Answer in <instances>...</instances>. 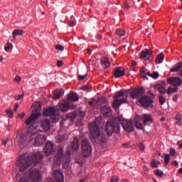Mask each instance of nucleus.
<instances>
[{"mask_svg":"<svg viewBox=\"0 0 182 182\" xmlns=\"http://www.w3.org/2000/svg\"><path fill=\"white\" fill-rule=\"evenodd\" d=\"M43 159V155L41 152H37L31 155V156H30L29 154L21 155L16 161V165L19 169L18 182H28V179H31V182H38L41 181V176L39 169H30L26 173H23V171L31 165H37Z\"/></svg>","mask_w":182,"mask_h":182,"instance_id":"obj_1","label":"nucleus"},{"mask_svg":"<svg viewBox=\"0 0 182 182\" xmlns=\"http://www.w3.org/2000/svg\"><path fill=\"white\" fill-rule=\"evenodd\" d=\"M120 124H122L124 129L127 132H134V130L132 120H126L123 119V116H118V117H115L114 120H108V122H107L105 130L108 136H112L113 132L118 133L120 130Z\"/></svg>","mask_w":182,"mask_h":182,"instance_id":"obj_2","label":"nucleus"},{"mask_svg":"<svg viewBox=\"0 0 182 182\" xmlns=\"http://www.w3.org/2000/svg\"><path fill=\"white\" fill-rule=\"evenodd\" d=\"M79 146H80L79 139L77 136H75L74 140L73 141V142H71L70 149L66 151L65 155H64V151L62 146H60V148H58V151L56 155L57 160L59 162H62L63 164V166H65V168H68L69 166V162L70 160V155L72 154V151L73 152L75 151H77V149H79Z\"/></svg>","mask_w":182,"mask_h":182,"instance_id":"obj_3","label":"nucleus"},{"mask_svg":"<svg viewBox=\"0 0 182 182\" xmlns=\"http://www.w3.org/2000/svg\"><path fill=\"white\" fill-rule=\"evenodd\" d=\"M41 130H38L37 127H30L28 132V138L30 143L33 144L34 146H41L46 142V135L41 134Z\"/></svg>","mask_w":182,"mask_h":182,"instance_id":"obj_4","label":"nucleus"},{"mask_svg":"<svg viewBox=\"0 0 182 182\" xmlns=\"http://www.w3.org/2000/svg\"><path fill=\"white\" fill-rule=\"evenodd\" d=\"M167 82L169 85H171V86H174V87H171V86L168 87L166 93L167 95H173V93H177L178 86H181L182 78L180 77H168V78H167Z\"/></svg>","mask_w":182,"mask_h":182,"instance_id":"obj_5","label":"nucleus"},{"mask_svg":"<svg viewBox=\"0 0 182 182\" xmlns=\"http://www.w3.org/2000/svg\"><path fill=\"white\" fill-rule=\"evenodd\" d=\"M89 129L91 134L92 141L94 139L95 142H103L105 138L102 135V134H100V129L97 123H91L89 125Z\"/></svg>","mask_w":182,"mask_h":182,"instance_id":"obj_6","label":"nucleus"},{"mask_svg":"<svg viewBox=\"0 0 182 182\" xmlns=\"http://www.w3.org/2000/svg\"><path fill=\"white\" fill-rule=\"evenodd\" d=\"M124 90H120L117 92L114 96V102L112 103V107L114 109H118L123 103H126L127 102V93L125 94Z\"/></svg>","mask_w":182,"mask_h":182,"instance_id":"obj_7","label":"nucleus"},{"mask_svg":"<svg viewBox=\"0 0 182 182\" xmlns=\"http://www.w3.org/2000/svg\"><path fill=\"white\" fill-rule=\"evenodd\" d=\"M43 114L44 116H50L53 123L58 122L60 119L59 109L58 107H48L44 110Z\"/></svg>","mask_w":182,"mask_h":182,"instance_id":"obj_8","label":"nucleus"},{"mask_svg":"<svg viewBox=\"0 0 182 182\" xmlns=\"http://www.w3.org/2000/svg\"><path fill=\"white\" fill-rule=\"evenodd\" d=\"M41 107H42V105H41V103H36L35 105L34 109L33 110V114H31V116H30L27 119V120H26V124H31L41 116V113H40V111L41 110Z\"/></svg>","mask_w":182,"mask_h":182,"instance_id":"obj_9","label":"nucleus"},{"mask_svg":"<svg viewBox=\"0 0 182 182\" xmlns=\"http://www.w3.org/2000/svg\"><path fill=\"white\" fill-rule=\"evenodd\" d=\"M144 93V87H135L129 90V95L130 97L132 99H138L139 103H140L139 100L141 99Z\"/></svg>","mask_w":182,"mask_h":182,"instance_id":"obj_10","label":"nucleus"},{"mask_svg":"<svg viewBox=\"0 0 182 182\" xmlns=\"http://www.w3.org/2000/svg\"><path fill=\"white\" fill-rule=\"evenodd\" d=\"M83 156H90L92 154V148L91 143L88 139H83L81 146Z\"/></svg>","mask_w":182,"mask_h":182,"instance_id":"obj_11","label":"nucleus"},{"mask_svg":"<svg viewBox=\"0 0 182 182\" xmlns=\"http://www.w3.org/2000/svg\"><path fill=\"white\" fill-rule=\"evenodd\" d=\"M55 148L53 142L48 141L46 142L45 147H44V154L46 156H49L52 154H55Z\"/></svg>","mask_w":182,"mask_h":182,"instance_id":"obj_12","label":"nucleus"},{"mask_svg":"<svg viewBox=\"0 0 182 182\" xmlns=\"http://www.w3.org/2000/svg\"><path fill=\"white\" fill-rule=\"evenodd\" d=\"M154 100L150 96H144V95H142L141 99H139V103L141 106H144V107L151 106Z\"/></svg>","mask_w":182,"mask_h":182,"instance_id":"obj_13","label":"nucleus"},{"mask_svg":"<svg viewBox=\"0 0 182 182\" xmlns=\"http://www.w3.org/2000/svg\"><path fill=\"white\" fill-rule=\"evenodd\" d=\"M28 131H29V129L28 130ZM28 133L26 135H23V134H17L16 137V142H18L19 146H22L25 145L27 139H28V142H31L29 138L28 137Z\"/></svg>","mask_w":182,"mask_h":182,"instance_id":"obj_14","label":"nucleus"},{"mask_svg":"<svg viewBox=\"0 0 182 182\" xmlns=\"http://www.w3.org/2000/svg\"><path fill=\"white\" fill-rule=\"evenodd\" d=\"M112 74L116 78L125 75V68L124 67H115L112 70Z\"/></svg>","mask_w":182,"mask_h":182,"instance_id":"obj_15","label":"nucleus"},{"mask_svg":"<svg viewBox=\"0 0 182 182\" xmlns=\"http://www.w3.org/2000/svg\"><path fill=\"white\" fill-rule=\"evenodd\" d=\"M53 176L55 178L56 182H64L63 172L60 169L54 171Z\"/></svg>","mask_w":182,"mask_h":182,"instance_id":"obj_16","label":"nucleus"},{"mask_svg":"<svg viewBox=\"0 0 182 182\" xmlns=\"http://www.w3.org/2000/svg\"><path fill=\"white\" fill-rule=\"evenodd\" d=\"M75 106L70 105L68 100H63L61 105H60V109L62 112H67L69 107L73 108Z\"/></svg>","mask_w":182,"mask_h":182,"instance_id":"obj_17","label":"nucleus"},{"mask_svg":"<svg viewBox=\"0 0 182 182\" xmlns=\"http://www.w3.org/2000/svg\"><path fill=\"white\" fill-rule=\"evenodd\" d=\"M134 122H135V126L137 129H144L143 120L141 116H135Z\"/></svg>","mask_w":182,"mask_h":182,"instance_id":"obj_18","label":"nucleus"},{"mask_svg":"<svg viewBox=\"0 0 182 182\" xmlns=\"http://www.w3.org/2000/svg\"><path fill=\"white\" fill-rule=\"evenodd\" d=\"M158 90L160 95H166L167 90L165 81H161L160 84H158Z\"/></svg>","mask_w":182,"mask_h":182,"instance_id":"obj_19","label":"nucleus"},{"mask_svg":"<svg viewBox=\"0 0 182 182\" xmlns=\"http://www.w3.org/2000/svg\"><path fill=\"white\" fill-rule=\"evenodd\" d=\"M68 100L70 102H78L79 100V95L75 93V92H70L68 96Z\"/></svg>","mask_w":182,"mask_h":182,"instance_id":"obj_20","label":"nucleus"},{"mask_svg":"<svg viewBox=\"0 0 182 182\" xmlns=\"http://www.w3.org/2000/svg\"><path fill=\"white\" fill-rule=\"evenodd\" d=\"M101 112L104 116L109 117L112 114V109L109 106H103L101 107Z\"/></svg>","mask_w":182,"mask_h":182,"instance_id":"obj_21","label":"nucleus"},{"mask_svg":"<svg viewBox=\"0 0 182 182\" xmlns=\"http://www.w3.org/2000/svg\"><path fill=\"white\" fill-rule=\"evenodd\" d=\"M152 53H153L152 50H149V48H146V50L141 52L140 58L149 59V57H151Z\"/></svg>","mask_w":182,"mask_h":182,"instance_id":"obj_22","label":"nucleus"},{"mask_svg":"<svg viewBox=\"0 0 182 182\" xmlns=\"http://www.w3.org/2000/svg\"><path fill=\"white\" fill-rule=\"evenodd\" d=\"M41 127L44 130H50V122L48 119H45L41 122Z\"/></svg>","mask_w":182,"mask_h":182,"instance_id":"obj_23","label":"nucleus"},{"mask_svg":"<svg viewBox=\"0 0 182 182\" xmlns=\"http://www.w3.org/2000/svg\"><path fill=\"white\" fill-rule=\"evenodd\" d=\"M64 93L65 91L63 89H60V90H55V92H53V99H60V97L63 96Z\"/></svg>","mask_w":182,"mask_h":182,"instance_id":"obj_24","label":"nucleus"},{"mask_svg":"<svg viewBox=\"0 0 182 182\" xmlns=\"http://www.w3.org/2000/svg\"><path fill=\"white\" fill-rule=\"evenodd\" d=\"M101 63H102V67H104V68H108L110 65L109 58H107L106 57H103L101 59Z\"/></svg>","mask_w":182,"mask_h":182,"instance_id":"obj_25","label":"nucleus"},{"mask_svg":"<svg viewBox=\"0 0 182 182\" xmlns=\"http://www.w3.org/2000/svg\"><path fill=\"white\" fill-rule=\"evenodd\" d=\"M164 53H160L159 54H158V55L156 56V62L158 63V64H161V63H163L164 60Z\"/></svg>","mask_w":182,"mask_h":182,"instance_id":"obj_26","label":"nucleus"},{"mask_svg":"<svg viewBox=\"0 0 182 182\" xmlns=\"http://www.w3.org/2000/svg\"><path fill=\"white\" fill-rule=\"evenodd\" d=\"M175 120H176V124H179L180 126H181V124H182V116H181V113L178 112L176 114Z\"/></svg>","mask_w":182,"mask_h":182,"instance_id":"obj_27","label":"nucleus"},{"mask_svg":"<svg viewBox=\"0 0 182 182\" xmlns=\"http://www.w3.org/2000/svg\"><path fill=\"white\" fill-rule=\"evenodd\" d=\"M23 30H14V31L12 33L14 40L16 39L17 36H23Z\"/></svg>","mask_w":182,"mask_h":182,"instance_id":"obj_28","label":"nucleus"},{"mask_svg":"<svg viewBox=\"0 0 182 182\" xmlns=\"http://www.w3.org/2000/svg\"><path fill=\"white\" fill-rule=\"evenodd\" d=\"M181 67H182V61H180L177 64H175V65H173L172 68H171V71H178V70H180Z\"/></svg>","mask_w":182,"mask_h":182,"instance_id":"obj_29","label":"nucleus"},{"mask_svg":"<svg viewBox=\"0 0 182 182\" xmlns=\"http://www.w3.org/2000/svg\"><path fill=\"white\" fill-rule=\"evenodd\" d=\"M117 36L119 37H124L125 36L126 31L123 30L122 28H119L118 30L116 31Z\"/></svg>","mask_w":182,"mask_h":182,"instance_id":"obj_30","label":"nucleus"},{"mask_svg":"<svg viewBox=\"0 0 182 182\" xmlns=\"http://www.w3.org/2000/svg\"><path fill=\"white\" fill-rule=\"evenodd\" d=\"M143 119H144V124H146V123H147V122H152V117L150 114H144Z\"/></svg>","mask_w":182,"mask_h":182,"instance_id":"obj_31","label":"nucleus"},{"mask_svg":"<svg viewBox=\"0 0 182 182\" xmlns=\"http://www.w3.org/2000/svg\"><path fill=\"white\" fill-rule=\"evenodd\" d=\"M159 99L160 105H164V103H166V97H164V95H159Z\"/></svg>","mask_w":182,"mask_h":182,"instance_id":"obj_32","label":"nucleus"},{"mask_svg":"<svg viewBox=\"0 0 182 182\" xmlns=\"http://www.w3.org/2000/svg\"><path fill=\"white\" fill-rule=\"evenodd\" d=\"M140 73H141V77H146V73H147V70H146V67H142Z\"/></svg>","mask_w":182,"mask_h":182,"instance_id":"obj_33","label":"nucleus"},{"mask_svg":"<svg viewBox=\"0 0 182 182\" xmlns=\"http://www.w3.org/2000/svg\"><path fill=\"white\" fill-rule=\"evenodd\" d=\"M170 159H171V154H166V155L164 156V163L166 164H168L170 162Z\"/></svg>","mask_w":182,"mask_h":182,"instance_id":"obj_34","label":"nucleus"},{"mask_svg":"<svg viewBox=\"0 0 182 182\" xmlns=\"http://www.w3.org/2000/svg\"><path fill=\"white\" fill-rule=\"evenodd\" d=\"M98 103L99 104H101V105H103V104H105L107 103V99L106 97H100L98 99Z\"/></svg>","mask_w":182,"mask_h":182,"instance_id":"obj_35","label":"nucleus"},{"mask_svg":"<svg viewBox=\"0 0 182 182\" xmlns=\"http://www.w3.org/2000/svg\"><path fill=\"white\" fill-rule=\"evenodd\" d=\"M151 166H153V168H157L159 164H160V162H159V161H156V159H153L151 161Z\"/></svg>","mask_w":182,"mask_h":182,"instance_id":"obj_36","label":"nucleus"},{"mask_svg":"<svg viewBox=\"0 0 182 182\" xmlns=\"http://www.w3.org/2000/svg\"><path fill=\"white\" fill-rule=\"evenodd\" d=\"M122 7L124 8V9H125V11H129L130 8L129 2H124L122 5Z\"/></svg>","mask_w":182,"mask_h":182,"instance_id":"obj_37","label":"nucleus"},{"mask_svg":"<svg viewBox=\"0 0 182 182\" xmlns=\"http://www.w3.org/2000/svg\"><path fill=\"white\" fill-rule=\"evenodd\" d=\"M6 113L9 117L11 118L14 117V112L11 109H7Z\"/></svg>","mask_w":182,"mask_h":182,"instance_id":"obj_38","label":"nucleus"},{"mask_svg":"<svg viewBox=\"0 0 182 182\" xmlns=\"http://www.w3.org/2000/svg\"><path fill=\"white\" fill-rule=\"evenodd\" d=\"M68 117H70V119L72 120H73L77 117V113L75 112H73L70 113V114H68Z\"/></svg>","mask_w":182,"mask_h":182,"instance_id":"obj_39","label":"nucleus"},{"mask_svg":"<svg viewBox=\"0 0 182 182\" xmlns=\"http://www.w3.org/2000/svg\"><path fill=\"white\" fill-rule=\"evenodd\" d=\"M118 181H119V178H118V176H112V178H110V182H118Z\"/></svg>","mask_w":182,"mask_h":182,"instance_id":"obj_40","label":"nucleus"},{"mask_svg":"<svg viewBox=\"0 0 182 182\" xmlns=\"http://www.w3.org/2000/svg\"><path fill=\"white\" fill-rule=\"evenodd\" d=\"M65 135H58V142H63V141H65Z\"/></svg>","mask_w":182,"mask_h":182,"instance_id":"obj_41","label":"nucleus"},{"mask_svg":"<svg viewBox=\"0 0 182 182\" xmlns=\"http://www.w3.org/2000/svg\"><path fill=\"white\" fill-rule=\"evenodd\" d=\"M159 75V73H158V71H154L151 74L152 78H158Z\"/></svg>","mask_w":182,"mask_h":182,"instance_id":"obj_42","label":"nucleus"},{"mask_svg":"<svg viewBox=\"0 0 182 182\" xmlns=\"http://www.w3.org/2000/svg\"><path fill=\"white\" fill-rule=\"evenodd\" d=\"M12 47V44L11 43H8L5 47L6 51H9L10 48H11Z\"/></svg>","mask_w":182,"mask_h":182,"instance_id":"obj_43","label":"nucleus"},{"mask_svg":"<svg viewBox=\"0 0 182 182\" xmlns=\"http://www.w3.org/2000/svg\"><path fill=\"white\" fill-rule=\"evenodd\" d=\"M169 152H170V156L171 155L172 156H174L176 154V149H173V148L170 149Z\"/></svg>","mask_w":182,"mask_h":182,"instance_id":"obj_44","label":"nucleus"},{"mask_svg":"<svg viewBox=\"0 0 182 182\" xmlns=\"http://www.w3.org/2000/svg\"><path fill=\"white\" fill-rule=\"evenodd\" d=\"M155 174L157 176H161V175H163V171H160V169H157L156 171H155Z\"/></svg>","mask_w":182,"mask_h":182,"instance_id":"obj_45","label":"nucleus"},{"mask_svg":"<svg viewBox=\"0 0 182 182\" xmlns=\"http://www.w3.org/2000/svg\"><path fill=\"white\" fill-rule=\"evenodd\" d=\"M23 96V93H22V95H17L16 96H15V99L16 100H21V99H22Z\"/></svg>","mask_w":182,"mask_h":182,"instance_id":"obj_46","label":"nucleus"},{"mask_svg":"<svg viewBox=\"0 0 182 182\" xmlns=\"http://www.w3.org/2000/svg\"><path fill=\"white\" fill-rule=\"evenodd\" d=\"M78 116L80 117H85V112H83L82 110H80L79 113H78Z\"/></svg>","mask_w":182,"mask_h":182,"instance_id":"obj_47","label":"nucleus"},{"mask_svg":"<svg viewBox=\"0 0 182 182\" xmlns=\"http://www.w3.org/2000/svg\"><path fill=\"white\" fill-rule=\"evenodd\" d=\"M87 77V74H85L84 75H79L78 80H85Z\"/></svg>","mask_w":182,"mask_h":182,"instance_id":"obj_48","label":"nucleus"},{"mask_svg":"<svg viewBox=\"0 0 182 182\" xmlns=\"http://www.w3.org/2000/svg\"><path fill=\"white\" fill-rule=\"evenodd\" d=\"M55 49L56 50H60V51H63L64 50V47L60 45L55 46Z\"/></svg>","mask_w":182,"mask_h":182,"instance_id":"obj_49","label":"nucleus"},{"mask_svg":"<svg viewBox=\"0 0 182 182\" xmlns=\"http://www.w3.org/2000/svg\"><path fill=\"white\" fill-rule=\"evenodd\" d=\"M62 65H63V61L62 60H58L57 67H61Z\"/></svg>","mask_w":182,"mask_h":182,"instance_id":"obj_50","label":"nucleus"},{"mask_svg":"<svg viewBox=\"0 0 182 182\" xmlns=\"http://www.w3.org/2000/svg\"><path fill=\"white\" fill-rule=\"evenodd\" d=\"M139 147L141 151H144V149H145V146H144V144H142V143L139 144Z\"/></svg>","mask_w":182,"mask_h":182,"instance_id":"obj_51","label":"nucleus"},{"mask_svg":"<svg viewBox=\"0 0 182 182\" xmlns=\"http://www.w3.org/2000/svg\"><path fill=\"white\" fill-rule=\"evenodd\" d=\"M68 23H69L70 26H74L75 25L76 22L75 21H70L68 22Z\"/></svg>","mask_w":182,"mask_h":182,"instance_id":"obj_52","label":"nucleus"},{"mask_svg":"<svg viewBox=\"0 0 182 182\" xmlns=\"http://www.w3.org/2000/svg\"><path fill=\"white\" fill-rule=\"evenodd\" d=\"M65 119H62V120L60 122V126H64V123L65 122Z\"/></svg>","mask_w":182,"mask_h":182,"instance_id":"obj_53","label":"nucleus"},{"mask_svg":"<svg viewBox=\"0 0 182 182\" xmlns=\"http://www.w3.org/2000/svg\"><path fill=\"white\" fill-rule=\"evenodd\" d=\"M16 82H21V77L19 75H16L14 78Z\"/></svg>","mask_w":182,"mask_h":182,"instance_id":"obj_54","label":"nucleus"},{"mask_svg":"<svg viewBox=\"0 0 182 182\" xmlns=\"http://www.w3.org/2000/svg\"><path fill=\"white\" fill-rule=\"evenodd\" d=\"M8 144V139H4V141H2V144L4 145L5 146L7 145Z\"/></svg>","mask_w":182,"mask_h":182,"instance_id":"obj_55","label":"nucleus"},{"mask_svg":"<svg viewBox=\"0 0 182 182\" xmlns=\"http://www.w3.org/2000/svg\"><path fill=\"white\" fill-rule=\"evenodd\" d=\"M173 100L174 102H177V100H178V95H175L173 96Z\"/></svg>","mask_w":182,"mask_h":182,"instance_id":"obj_56","label":"nucleus"},{"mask_svg":"<svg viewBox=\"0 0 182 182\" xmlns=\"http://www.w3.org/2000/svg\"><path fill=\"white\" fill-rule=\"evenodd\" d=\"M82 90H88L89 87H88V86L85 85V86H82Z\"/></svg>","mask_w":182,"mask_h":182,"instance_id":"obj_57","label":"nucleus"},{"mask_svg":"<svg viewBox=\"0 0 182 182\" xmlns=\"http://www.w3.org/2000/svg\"><path fill=\"white\" fill-rule=\"evenodd\" d=\"M18 106H19V105H18V103H16V105H15V107H14L15 112H16L18 110Z\"/></svg>","mask_w":182,"mask_h":182,"instance_id":"obj_58","label":"nucleus"},{"mask_svg":"<svg viewBox=\"0 0 182 182\" xmlns=\"http://www.w3.org/2000/svg\"><path fill=\"white\" fill-rule=\"evenodd\" d=\"M172 164L177 166V165H178V161H173L172 162Z\"/></svg>","mask_w":182,"mask_h":182,"instance_id":"obj_59","label":"nucleus"},{"mask_svg":"<svg viewBox=\"0 0 182 182\" xmlns=\"http://www.w3.org/2000/svg\"><path fill=\"white\" fill-rule=\"evenodd\" d=\"M97 38L98 40H101L102 38V36L98 35V36H97Z\"/></svg>","mask_w":182,"mask_h":182,"instance_id":"obj_60","label":"nucleus"},{"mask_svg":"<svg viewBox=\"0 0 182 182\" xmlns=\"http://www.w3.org/2000/svg\"><path fill=\"white\" fill-rule=\"evenodd\" d=\"M25 112H23V113H21V114H19L20 117H24L25 116Z\"/></svg>","mask_w":182,"mask_h":182,"instance_id":"obj_61","label":"nucleus"},{"mask_svg":"<svg viewBox=\"0 0 182 182\" xmlns=\"http://www.w3.org/2000/svg\"><path fill=\"white\" fill-rule=\"evenodd\" d=\"M137 63L136 61H132V65H136Z\"/></svg>","mask_w":182,"mask_h":182,"instance_id":"obj_62","label":"nucleus"},{"mask_svg":"<svg viewBox=\"0 0 182 182\" xmlns=\"http://www.w3.org/2000/svg\"><path fill=\"white\" fill-rule=\"evenodd\" d=\"M178 172H180V173H182V168H180L178 169Z\"/></svg>","mask_w":182,"mask_h":182,"instance_id":"obj_63","label":"nucleus"},{"mask_svg":"<svg viewBox=\"0 0 182 182\" xmlns=\"http://www.w3.org/2000/svg\"><path fill=\"white\" fill-rule=\"evenodd\" d=\"M122 182H129L128 179H123Z\"/></svg>","mask_w":182,"mask_h":182,"instance_id":"obj_64","label":"nucleus"}]
</instances>
